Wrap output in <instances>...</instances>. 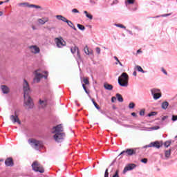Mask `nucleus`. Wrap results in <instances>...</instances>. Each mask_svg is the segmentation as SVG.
Wrapping results in <instances>:
<instances>
[{"label":"nucleus","mask_w":177,"mask_h":177,"mask_svg":"<svg viewBox=\"0 0 177 177\" xmlns=\"http://www.w3.org/2000/svg\"><path fill=\"white\" fill-rule=\"evenodd\" d=\"M23 88L24 92V106L28 109H34V102H32L31 97L28 95V93L31 92V89H30V86L28 85V82H27V80H24Z\"/></svg>","instance_id":"f257e3e1"},{"label":"nucleus","mask_w":177,"mask_h":177,"mask_svg":"<svg viewBox=\"0 0 177 177\" xmlns=\"http://www.w3.org/2000/svg\"><path fill=\"white\" fill-rule=\"evenodd\" d=\"M52 133H55L53 138L55 142H60L64 139L65 134L63 133V127H62V124L53 127Z\"/></svg>","instance_id":"f03ea898"},{"label":"nucleus","mask_w":177,"mask_h":177,"mask_svg":"<svg viewBox=\"0 0 177 177\" xmlns=\"http://www.w3.org/2000/svg\"><path fill=\"white\" fill-rule=\"evenodd\" d=\"M128 80H129L128 74H127V73H123L119 77L118 82L120 86L127 87L128 86Z\"/></svg>","instance_id":"7ed1b4c3"},{"label":"nucleus","mask_w":177,"mask_h":177,"mask_svg":"<svg viewBox=\"0 0 177 177\" xmlns=\"http://www.w3.org/2000/svg\"><path fill=\"white\" fill-rule=\"evenodd\" d=\"M35 74V77L33 79V82H35V84H38V82H39V81H41V78H44L46 80V78H48V76H44V75H42V73L41 72L40 69H38L37 71H35L34 72Z\"/></svg>","instance_id":"20e7f679"},{"label":"nucleus","mask_w":177,"mask_h":177,"mask_svg":"<svg viewBox=\"0 0 177 177\" xmlns=\"http://www.w3.org/2000/svg\"><path fill=\"white\" fill-rule=\"evenodd\" d=\"M32 167L33 171H35V172H40V174H44V172H45L44 167H42L38 162H34L32 165Z\"/></svg>","instance_id":"39448f33"},{"label":"nucleus","mask_w":177,"mask_h":177,"mask_svg":"<svg viewBox=\"0 0 177 177\" xmlns=\"http://www.w3.org/2000/svg\"><path fill=\"white\" fill-rule=\"evenodd\" d=\"M28 143L34 149H39V147H42V142L38 141L37 140H34V139L29 140Z\"/></svg>","instance_id":"423d86ee"},{"label":"nucleus","mask_w":177,"mask_h":177,"mask_svg":"<svg viewBox=\"0 0 177 177\" xmlns=\"http://www.w3.org/2000/svg\"><path fill=\"white\" fill-rule=\"evenodd\" d=\"M28 49L32 55H39V53H41V48L37 45L29 46Z\"/></svg>","instance_id":"0eeeda50"},{"label":"nucleus","mask_w":177,"mask_h":177,"mask_svg":"<svg viewBox=\"0 0 177 177\" xmlns=\"http://www.w3.org/2000/svg\"><path fill=\"white\" fill-rule=\"evenodd\" d=\"M55 42L58 48H63V46H66L67 45L66 41H64L62 37L55 38Z\"/></svg>","instance_id":"6e6552de"},{"label":"nucleus","mask_w":177,"mask_h":177,"mask_svg":"<svg viewBox=\"0 0 177 177\" xmlns=\"http://www.w3.org/2000/svg\"><path fill=\"white\" fill-rule=\"evenodd\" d=\"M151 92L153 96L154 100H157L160 99V97H161V93H158L160 92L159 89L153 88L152 90H151Z\"/></svg>","instance_id":"1a4fd4ad"},{"label":"nucleus","mask_w":177,"mask_h":177,"mask_svg":"<svg viewBox=\"0 0 177 177\" xmlns=\"http://www.w3.org/2000/svg\"><path fill=\"white\" fill-rule=\"evenodd\" d=\"M10 120L13 124H16V122L19 124H21V122H20V119H19V116L17 115L16 112L14 115H11L10 116Z\"/></svg>","instance_id":"9d476101"},{"label":"nucleus","mask_w":177,"mask_h":177,"mask_svg":"<svg viewBox=\"0 0 177 177\" xmlns=\"http://www.w3.org/2000/svg\"><path fill=\"white\" fill-rule=\"evenodd\" d=\"M71 52L73 53V55H75L76 53V59H81V55H80V50L78 49V47L73 46L71 48Z\"/></svg>","instance_id":"9b49d317"},{"label":"nucleus","mask_w":177,"mask_h":177,"mask_svg":"<svg viewBox=\"0 0 177 177\" xmlns=\"http://www.w3.org/2000/svg\"><path fill=\"white\" fill-rule=\"evenodd\" d=\"M49 21V17H43L41 18H39L37 19L38 24H40V26H44Z\"/></svg>","instance_id":"f8f14e48"},{"label":"nucleus","mask_w":177,"mask_h":177,"mask_svg":"<svg viewBox=\"0 0 177 177\" xmlns=\"http://www.w3.org/2000/svg\"><path fill=\"white\" fill-rule=\"evenodd\" d=\"M136 165L135 164H131L126 166L123 170V173L126 174V172H128V171H132V169H134L136 168Z\"/></svg>","instance_id":"ddd939ff"},{"label":"nucleus","mask_w":177,"mask_h":177,"mask_svg":"<svg viewBox=\"0 0 177 177\" xmlns=\"http://www.w3.org/2000/svg\"><path fill=\"white\" fill-rule=\"evenodd\" d=\"M84 53L87 55V56H93V50L88 48V46H86L84 48Z\"/></svg>","instance_id":"4468645a"},{"label":"nucleus","mask_w":177,"mask_h":177,"mask_svg":"<svg viewBox=\"0 0 177 177\" xmlns=\"http://www.w3.org/2000/svg\"><path fill=\"white\" fill-rule=\"evenodd\" d=\"M124 153H126V156H133V154H135V150L127 149L126 151H123L120 153V156H122V154H124Z\"/></svg>","instance_id":"2eb2a0df"},{"label":"nucleus","mask_w":177,"mask_h":177,"mask_svg":"<svg viewBox=\"0 0 177 177\" xmlns=\"http://www.w3.org/2000/svg\"><path fill=\"white\" fill-rule=\"evenodd\" d=\"M5 164L6 167H13V160L12 158H8L6 160Z\"/></svg>","instance_id":"dca6fc26"},{"label":"nucleus","mask_w":177,"mask_h":177,"mask_svg":"<svg viewBox=\"0 0 177 177\" xmlns=\"http://www.w3.org/2000/svg\"><path fill=\"white\" fill-rule=\"evenodd\" d=\"M65 23H67L68 26H69V27H71V28H73V30H74L75 31H77V28H75V26H74V24H73V22L71 21L66 19L65 21Z\"/></svg>","instance_id":"f3484780"},{"label":"nucleus","mask_w":177,"mask_h":177,"mask_svg":"<svg viewBox=\"0 0 177 177\" xmlns=\"http://www.w3.org/2000/svg\"><path fill=\"white\" fill-rule=\"evenodd\" d=\"M1 89L3 92V93H9L10 92V89H9V87L5 86V85H3L1 86Z\"/></svg>","instance_id":"a211bd4d"},{"label":"nucleus","mask_w":177,"mask_h":177,"mask_svg":"<svg viewBox=\"0 0 177 177\" xmlns=\"http://www.w3.org/2000/svg\"><path fill=\"white\" fill-rule=\"evenodd\" d=\"M55 17L57 20H60L61 21H64V23H65V21L67 20V18L63 17V15H56Z\"/></svg>","instance_id":"6ab92c4d"},{"label":"nucleus","mask_w":177,"mask_h":177,"mask_svg":"<svg viewBox=\"0 0 177 177\" xmlns=\"http://www.w3.org/2000/svg\"><path fill=\"white\" fill-rule=\"evenodd\" d=\"M162 146V142H160L158 141L153 142V147H156V149H160Z\"/></svg>","instance_id":"aec40b11"},{"label":"nucleus","mask_w":177,"mask_h":177,"mask_svg":"<svg viewBox=\"0 0 177 177\" xmlns=\"http://www.w3.org/2000/svg\"><path fill=\"white\" fill-rule=\"evenodd\" d=\"M104 88H105L107 91H111L113 89V85L106 83L104 84Z\"/></svg>","instance_id":"412c9836"},{"label":"nucleus","mask_w":177,"mask_h":177,"mask_svg":"<svg viewBox=\"0 0 177 177\" xmlns=\"http://www.w3.org/2000/svg\"><path fill=\"white\" fill-rule=\"evenodd\" d=\"M165 157L166 160H168L171 157V149L165 151Z\"/></svg>","instance_id":"4be33fe9"},{"label":"nucleus","mask_w":177,"mask_h":177,"mask_svg":"<svg viewBox=\"0 0 177 177\" xmlns=\"http://www.w3.org/2000/svg\"><path fill=\"white\" fill-rule=\"evenodd\" d=\"M84 15H86V17H87V19H89V20H92V19H93V16L88 13V11H84Z\"/></svg>","instance_id":"5701e85b"},{"label":"nucleus","mask_w":177,"mask_h":177,"mask_svg":"<svg viewBox=\"0 0 177 177\" xmlns=\"http://www.w3.org/2000/svg\"><path fill=\"white\" fill-rule=\"evenodd\" d=\"M135 70H137V71H139V73H142L145 74V71H143V68L139 65H137L135 66Z\"/></svg>","instance_id":"b1692460"},{"label":"nucleus","mask_w":177,"mask_h":177,"mask_svg":"<svg viewBox=\"0 0 177 177\" xmlns=\"http://www.w3.org/2000/svg\"><path fill=\"white\" fill-rule=\"evenodd\" d=\"M168 106H169V103H168V102H164L162 103V109H163V110H167V109H168Z\"/></svg>","instance_id":"393cba45"},{"label":"nucleus","mask_w":177,"mask_h":177,"mask_svg":"<svg viewBox=\"0 0 177 177\" xmlns=\"http://www.w3.org/2000/svg\"><path fill=\"white\" fill-rule=\"evenodd\" d=\"M116 99H118V102H120V103H122V102H124L122 96L119 93L116 94Z\"/></svg>","instance_id":"a878e982"},{"label":"nucleus","mask_w":177,"mask_h":177,"mask_svg":"<svg viewBox=\"0 0 177 177\" xmlns=\"http://www.w3.org/2000/svg\"><path fill=\"white\" fill-rule=\"evenodd\" d=\"M133 3H135V0H126L125 1V5H133Z\"/></svg>","instance_id":"bb28decb"},{"label":"nucleus","mask_w":177,"mask_h":177,"mask_svg":"<svg viewBox=\"0 0 177 177\" xmlns=\"http://www.w3.org/2000/svg\"><path fill=\"white\" fill-rule=\"evenodd\" d=\"M19 6H24V8H30V4L28 3H19Z\"/></svg>","instance_id":"cd10ccee"},{"label":"nucleus","mask_w":177,"mask_h":177,"mask_svg":"<svg viewBox=\"0 0 177 177\" xmlns=\"http://www.w3.org/2000/svg\"><path fill=\"white\" fill-rule=\"evenodd\" d=\"M172 143L171 140L166 141L165 142V147L168 148L171 146V144Z\"/></svg>","instance_id":"c85d7f7f"},{"label":"nucleus","mask_w":177,"mask_h":177,"mask_svg":"<svg viewBox=\"0 0 177 177\" xmlns=\"http://www.w3.org/2000/svg\"><path fill=\"white\" fill-rule=\"evenodd\" d=\"M39 103H40V106H41V107H45V106H46V100H39Z\"/></svg>","instance_id":"c756f323"},{"label":"nucleus","mask_w":177,"mask_h":177,"mask_svg":"<svg viewBox=\"0 0 177 177\" xmlns=\"http://www.w3.org/2000/svg\"><path fill=\"white\" fill-rule=\"evenodd\" d=\"M29 8H35V9H41V7L40 6H37L34 4H30V6H29Z\"/></svg>","instance_id":"7c9ffc66"},{"label":"nucleus","mask_w":177,"mask_h":177,"mask_svg":"<svg viewBox=\"0 0 177 177\" xmlns=\"http://www.w3.org/2000/svg\"><path fill=\"white\" fill-rule=\"evenodd\" d=\"M77 28H79V30H81V31H84V30H85V26L78 24H77Z\"/></svg>","instance_id":"2f4dec72"},{"label":"nucleus","mask_w":177,"mask_h":177,"mask_svg":"<svg viewBox=\"0 0 177 177\" xmlns=\"http://www.w3.org/2000/svg\"><path fill=\"white\" fill-rule=\"evenodd\" d=\"M149 129V131H157V129H160V127L155 126L153 127H150Z\"/></svg>","instance_id":"473e14b6"},{"label":"nucleus","mask_w":177,"mask_h":177,"mask_svg":"<svg viewBox=\"0 0 177 177\" xmlns=\"http://www.w3.org/2000/svg\"><path fill=\"white\" fill-rule=\"evenodd\" d=\"M83 82L84 84H85L86 85H89V80L86 77H84L83 79Z\"/></svg>","instance_id":"72a5a7b5"},{"label":"nucleus","mask_w":177,"mask_h":177,"mask_svg":"<svg viewBox=\"0 0 177 177\" xmlns=\"http://www.w3.org/2000/svg\"><path fill=\"white\" fill-rule=\"evenodd\" d=\"M114 59H115V60H116V63H115V64H120V66H122V64L120 62V60L118 59V57H114Z\"/></svg>","instance_id":"f704fd0d"},{"label":"nucleus","mask_w":177,"mask_h":177,"mask_svg":"<svg viewBox=\"0 0 177 177\" xmlns=\"http://www.w3.org/2000/svg\"><path fill=\"white\" fill-rule=\"evenodd\" d=\"M92 102H93V104H94L95 107H96V109H97V110H99V109H100V108L99 107V106L97 105V104L96 102H95V100H92Z\"/></svg>","instance_id":"c9c22d12"},{"label":"nucleus","mask_w":177,"mask_h":177,"mask_svg":"<svg viewBox=\"0 0 177 177\" xmlns=\"http://www.w3.org/2000/svg\"><path fill=\"white\" fill-rule=\"evenodd\" d=\"M157 114L156 112H151L148 114V117H153V115H156Z\"/></svg>","instance_id":"e433bc0d"},{"label":"nucleus","mask_w":177,"mask_h":177,"mask_svg":"<svg viewBox=\"0 0 177 177\" xmlns=\"http://www.w3.org/2000/svg\"><path fill=\"white\" fill-rule=\"evenodd\" d=\"M72 13H80V11L77 8H73L72 10Z\"/></svg>","instance_id":"4c0bfd02"},{"label":"nucleus","mask_w":177,"mask_h":177,"mask_svg":"<svg viewBox=\"0 0 177 177\" xmlns=\"http://www.w3.org/2000/svg\"><path fill=\"white\" fill-rule=\"evenodd\" d=\"M116 27H119L120 28H126L125 26L122 24H115Z\"/></svg>","instance_id":"58836bf2"},{"label":"nucleus","mask_w":177,"mask_h":177,"mask_svg":"<svg viewBox=\"0 0 177 177\" xmlns=\"http://www.w3.org/2000/svg\"><path fill=\"white\" fill-rule=\"evenodd\" d=\"M129 107L130 109H133L135 107V104L133 102L130 103Z\"/></svg>","instance_id":"ea45409f"},{"label":"nucleus","mask_w":177,"mask_h":177,"mask_svg":"<svg viewBox=\"0 0 177 177\" xmlns=\"http://www.w3.org/2000/svg\"><path fill=\"white\" fill-rule=\"evenodd\" d=\"M95 52L97 53V55H100V48L97 47L95 48Z\"/></svg>","instance_id":"a19ab883"},{"label":"nucleus","mask_w":177,"mask_h":177,"mask_svg":"<svg viewBox=\"0 0 177 177\" xmlns=\"http://www.w3.org/2000/svg\"><path fill=\"white\" fill-rule=\"evenodd\" d=\"M146 147H154V142H151L149 145H146Z\"/></svg>","instance_id":"79ce46f5"},{"label":"nucleus","mask_w":177,"mask_h":177,"mask_svg":"<svg viewBox=\"0 0 177 177\" xmlns=\"http://www.w3.org/2000/svg\"><path fill=\"white\" fill-rule=\"evenodd\" d=\"M104 177H109V169H106L104 174Z\"/></svg>","instance_id":"37998d69"},{"label":"nucleus","mask_w":177,"mask_h":177,"mask_svg":"<svg viewBox=\"0 0 177 177\" xmlns=\"http://www.w3.org/2000/svg\"><path fill=\"white\" fill-rule=\"evenodd\" d=\"M117 101V97H112V98H111V102H112V103H115V102H116Z\"/></svg>","instance_id":"c03bdc74"},{"label":"nucleus","mask_w":177,"mask_h":177,"mask_svg":"<svg viewBox=\"0 0 177 177\" xmlns=\"http://www.w3.org/2000/svg\"><path fill=\"white\" fill-rule=\"evenodd\" d=\"M172 121H176L177 120V115H173L171 118Z\"/></svg>","instance_id":"a18cd8bd"},{"label":"nucleus","mask_w":177,"mask_h":177,"mask_svg":"<svg viewBox=\"0 0 177 177\" xmlns=\"http://www.w3.org/2000/svg\"><path fill=\"white\" fill-rule=\"evenodd\" d=\"M141 162H143L144 164H147V160L146 158L142 159Z\"/></svg>","instance_id":"49530a36"},{"label":"nucleus","mask_w":177,"mask_h":177,"mask_svg":"<svg viewBox=\"0 0 177 177\" xmlns=\"http://www.w3.org/2000/svg\"><path fill=\"white\" fill-rule=\"evenodd\" d=\"M140 115H145V110L140 111Z\"/></svg>","instance_id":"de8ad7c7"},{"label":"nucleus","mask_w":177,"mask_h":177,"mask_svg":"<svg viewBox=\"0 0 177 177\" xmlns=\"http://www.w3.org/2000/svg\"><path fill=\"white\" fill-rule=\"evenodd\" d=\"M171 14H166V15H161V17H167V16H170Z\"/></svg>","instance_id":"09e8293b"},{"label":"nucleus","mask_w":177,"mask_h":177,"mask_svg":"<svg viewBox=\"0 0 177 177\" xmlns=\"http://www.w3.org/2000/svg\"><path fill=\"white\" fill-rule=\"evenodd\" d=\"M83 88L84 89L86 93H88V91H86V87H85V84H82Z\"/></svg>","instance_id":"8fccbe9b"},{"label":"nucleus","mask_w":177,"mask_h":177,"mask_svg":"<svg viewBox=\"0 0 177 177\" xmlns=\"http://www.w3.org/2000/svg\"><path fill=\"white\" fill-rule=\"evenodd\" d=\"M162 73H164V74H165V75H167V71H165V70L164 68L162 69Z\"/></svg>","instance_id":"3c124183"},{"label":"nucleus","mask_w":177,"mask_h":177,"mask_svg":"<svg viewBox=\"0 0 177 177\" xmlns=\"http://www.w3.org/2000/svg\"><path fill=\"white\" fill-rule=\"evenodd\" d=\"M133 75L134 77H136V75H138V73H136V71H134V72L133 73Z\"/></svg>","instance_id":"603ef678"},{"label":"nucleus","mask_w":177,"mask_h":177,"mask_svg":"<svg viewBox=\"0 0 177 177\" xmlns=\"http://www.w3.org/2000/svg\"><path fill=\"white\" fill-rule=\"evenodd\" d=\"M133 117H136V113L135 112L131 113Z\"/></svg>","instance_id":"864d4df0"},{"label":"nucleus","mask_w":177,"mask_h":177,"mask_svg":"<svg viewBox=\"0 0 177 177\" xmlns=\"http://www.w3.org/2000/svg\"><path fill=\"white\" fill-rule=\"evenodd\" d=\"M3 12L0 11V17H1V16H3Z\"/></svg>","instance_id":"5fc2aeb1"},{"label":"nucleus","mask_w":177,"mask_h":177,"mask_svg":"<svg viewBox=\"0 0 177 177\" xmlns=\"http://www.w3.org/2000/svg\"><path fill=\"white\" fill-rule=\"evenodd\" d=\"M113 177H118V174L115 173V175H113Z\"/></svg>","instance_id":"6e6d98bb"},{"label":"nucleus","mask_w":177,"mask_h":177,"mask_svg":"<svg viewBox=\"0 0 177 177\" xmlns=\"http://www.w3.org/2000/svg\"><path fill=\"white\" fill-rule=\"evenodd\" d=\"M137 53H142V50H137Z\"/></svg>","instance_id":"4d7b16f0"},{"label":"nucleus","mask_w":177,"mask_h":177,"mask_svg":"<svg viewBox=\"0 0 177 177\" xmlns=\"http://www.w3.org/2000/svg\"><path fill=\"white\" fill-rule=\"evenodd\" d=\"M3 3V1H0V5H2Z\"/></svg>","instance_id":"13d9d810"},{"label":"nucleus","mask_w":177,"mask_h":177,"mask_svg":"<svg viewBox=\"0 0 177 177\" xmlns=\"http://www.w3.org/2000/svg\"><path fill=\"white\" fill-rule=\"evenodd\" d=\"M147 147H146V145L144 146V149H147Z\"/></svg>","instance_id":"bf43d9fd"},{"label":"nucleus","mask_w":177,"mask_h":177,"mask_svg":"<svg viewBox=\"0 0 177 177\" xmlns=\"http://www.w3.org/2000/svg\"><path fill=\"white\" fill-rule=\"evenodd\" d=\"M32 30H35V27L32 26Z\"/></svg>","instance_id":"052dcab7"},{"label":"nucleus","mask_w":177,"mask_h":177,"mask_svg":"<svg viewBox=\"0 0 177 177\" xmlns=\"http://www.w3.org/2000/svg\"><path fill=\"white\" fill-rule=\"evenodd\" d=\"M44 73H45V74H48V72L46 71V72H44Z\"/></svg>","instance_id":"680f3d73"},{"label":"nucleus","mask_w":177,"mask_h":177,"mask_svg":"<svg viewBox=\"0 0 177 177\" xmlns=\"http://www.w3.org/2000/svg\"><path fill=\"white\" fill-rule=\"evenodd\" d=\"M6 2H9V0H6Z\"/></svg>","instance_id":"e2e57ef3"}]
</instances>
